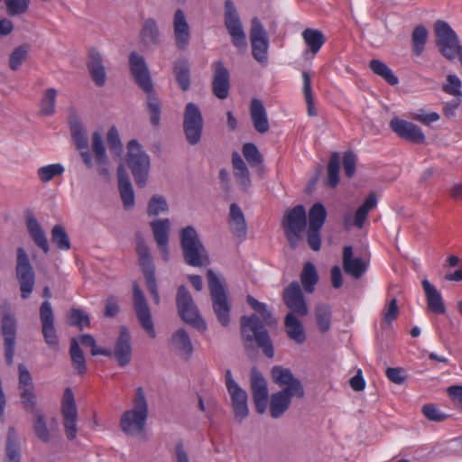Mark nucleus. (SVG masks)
Returning a JSON list of instances; mask_svg holds the SVG:
<instances>
[{
	"instance_id": "052dcab7",
	"label": "nucleus",
	"mask_w": 462,
	"mask_h": 462,
	"mask_svg": "<svg viewBox=\"0 0 462 462\" xmlns=\"http://www.w3.org/2000/svg\"><path fill=\"white\" fill-rule=\"evenodd\" d=\"M57 91L51 88H48L42 97L41 101V112L43 115L51 116L55 112V102H56Z\"/></svg>"
},
{
	"instance_id": "3c124183",
	"label": "nucleus",
	"mask_w": 462,
	"mask_h": 462,
	"mask_svg": "<svg viewBox=\"0 0 462 462\" xmlns=\"http://www.w3.org/2000/svg\"><path fill=\"white\" fill-rule=\"evenodd\" d=\"M327 217V211L321 203H315L309 212V228L320 230Z\"/></svg>"
},
{
	"instance_id": "a19ab883",
	"label": "nucleus",
	"mask_w": 462,
	"mask_h": 462,
	"mask_svg": "<svg viewBox=\"0 0 462 462\" xmlns=\"http://www.w3.org/2000/svg\"><path fill=\"white\" fill-rule=\"evenodd\" d=\"M294 396L296 397V394L284 391L272 394L270 399L271 416L275 419L281 417L289 408L291 398Z\"/></svg>"
},
{
	"instance_id": "6e6552de",
	"label": "nucleus",
	"mask_w": 462,
	"mask_h": 462,
	"mask_svg": "<svg viewBox=\"0 0 462 462\" xmlns=\"http://www.w3.org/2000/svg\"><path fill=\"white\" fill-rule=\"evenodd\" d=\"M177 306L180 316L183 321L199 330H206L207 325L205 321L200 317L198 308L196 307L189 292L183 286L180 287L178 290Z\"/></svg>"
},
{
	"instance_id": "ddd939ff",
	"label": "nucleus",
	"mask_w": 462,
	"mask_h": 462,
	"mask_svg": "<svg viewBox=\"0 0 462 462\" xmlns=\"http://www.w3.org/2000/svg\"><path fill=\"white\" fill-rule=\"evenodd\" d=\"M61 413L66 436L68 439L74 440L77 437L78 432V411L76 407L74 394L70 388H67L64 391L61 401Z\"/></svg>"
},
{
	"instance_id": "09e8293b",
	"label": "nucleus",
	"mask_w": 462,
	"mask_h": 462,
	"mask_svg": "<svg viewBox=\"0 0 462 462\" xmlns=\"http://www.w3.org/2000/svg\"><path fill=\"white\" fill-rule=\"evenodd\" d=\"M428 30L424 25H417L411 33L412 51L416 56H420L424 51L428 39Z\"/></svg>"
},
{
	"instance_id": "e433bc0d",
	"label": "nucleus",
	"mask_w": 462,
	"mask_h": 462,
	"mask_svg": "<svg viewBox=\"0 0 462 462\" xmlns=\"http://www.w3.org/2000/svg\"><path fill=\"white\" fill-rule=\"evenodd\" d=\"M118 188L121 199L125 208H131L134 205V193L129 177L123 165L117 169Z\"/></svg>"
},
{
	"instance_id": "8fccbe9b",
	"label": "nucleus",
	"mask_w": 462,
	"mask_h": 462,
	"mask_svg": "<svg viewBox=\"0 0 462 462\" xmlns=\"http://www.w3.org/2000/svg\"><path fill=\"white\" fill-rule=\"evenodd\" d=\"M319 276L313 263H305L300 274V281L305 291L311 293L318 282Z\"/></svg>"
},
{
	"instance_id": "0e129e2a",
	"label": "nucleus",
	"mask_w": 462,
	"mask_h": 462,
	"mask_svg": "<svg viewBox=\"0 0 462 462\" xmlns=\"http://www.w3.org/2000/svg\"><path fill=\"white\" fill-rule=\"evenodd\" d=\"M302 79H303V92L305 100L308 106V113L310 116H315L316 111L313 107V96L311 92V79L310 76L307 71H303L302 73Z\"/></svg>"
},
{
	"instance_id": "6ab92c4d",
	"label": "nucleus",
	"mask_w": 462,
	"mask_h": 462,
	"mask_svg": "<svg viewBox=\"0 0 462 462\" xmlns=\"http://www.w3.org/2000/svg\"><path fill=\"white\" fill-rule=\"evenodd\" d=\"M342 263L346 274L355 279H359L366 272L369 264L367 257L355 256L351 245H346L343 249Z\"/></svg>"
},
{
	"instance_id": "774afa93",
	"label": "nucleus",
	"mask_w": 462,
	"mask_h": 462,
	"mask_svg": "<svg viewBox=\"0 0 462 462\" xmlns=\"http://www.w3.org/2000/svg\"><path fill=\"white\" fill-rule=\"evenodd\" d=\"M70 325L79 327L80 329L89 325V319L86 312L79 310H71L69 315Z\"/></svg>"
},
{
	"instance_id": "cd10ccee",
	"label": "nucleus",
	"mask_w": 462,
	"mask_h": 462,
	"mask_svg": "<svg viewBox=\"0 0 462 462\" xmlns=\"http://www.w3.org/2000/svg\"><path fill=\"white\" fill-rule=\"evenodd\" d=\"M25 226L27 232L33 241V243L47 254L50 250V245L45 231L42 226L32 213H29L25 218Z\"/></svg>"
},
{
	"instance_id": "4c0bfd02",
	"label": "nucleus",
	"mask_w": 462,
	"mask_h": 462,
	"mask_svg": "<svg viewBox=\"0 0 462 462\" xmlns=\"http://www.w3.org/2000/svg\"><path fill=\"white\" fill-rule=\"evenodd\" d=\"M301 36L308 48L304 52L305 58L310 54L313 58L325 43L323 32L317 29L307 28L302 32Z\"/></svg>"
},
{
	"instance_id": "39448f33",
	"label": "nucleus",
	"mask_w": 462,
	"mask_h": 462,
	"mask_svg": "<svg viewBox=\"0 0 462 462\" xmlns=\"http://www.w3.org/2000/svg\"><path fill=\"white\" fill-rule=\"evenodd\" d=\"M241 332L246 341L254 340L266 356L272 358L274 356V349L268 332L257 316L243 317Z\"/></svg>"
},
{
	"instance_id": "c9c22d12",
	"label": "nucleus",
	"mask_w": 462,
	"mask_h": 462,
	"mask_svg": "<svg viewBox=\"0 0 462 462\" xmlns=\"http://www.w3.org/2000/svg\"><path fill=\"white\" fill-rule=\"evenodd\" d=\"M425 292L428 308L436 314H444L446 307L441 293L427 279L421 282Z\"/></svg>"
},
{
	"instance_id": "393cba45",
	"label": "nucleus",
	"mask_w": 462,
	"mask_h": 462,
	"mask_svg": "<svg viewBox=\"0 0 462 462\" xmlns=\"http://www.w3.org/2000/svg\"><path fill=\"white\" fill-rule=\"evenodd\" d=\"M251 388L256 411L263 413L267 408L268 388L265 379L256 369L251 372Z\"/></svg>"
},
{
	"instance_id": "a18cd8bd",
	"label": "nucleus",
	"mask_w": 462,
	"mask_h": 462,
	"mask_svg": "<svg viewBox=\"0 0 462 462\" xmlns=\"http://www.w3.org/2000/svg\"><path fill=\"white\" fill-rule=\"evenodd\" d=\"M315 319L321 333L328 332L331 328L332 309L329 305L319 303L315 307Z\"/></svg>"
},
{
	"instance_id": "58836bf2",
	"label": "nucleus",
	"mask_w": 462,
	"mask_h": 462,
	"mask_svg": "<svg viewBox=\"0 0 462 462\" xmlns=\"http://www.w3.org/2000/svg\"><path fill=\"white\" fill-rule=\"evenodd\" d=\"M250 116L255 130L260 134L269 131V121L266 110L263 103L258 99H253L250 106Z\"/></svg>"
},
{
	"instance_id": "7ed1b4c3",
	"label": "nucleus",
	"mask_w": 462,
	"mask_h": 462,
	"mask_svg": "<svg viewBox=\"0 0 462 462\" xmlns=\"http://www.w3.org/2000/svg\"><path fill=\"white\" fill-rule=\"evenodd\" d=\"M180 245L185 262L193 267L208 264L207 251L202 245L196 229L188 226L180 231Z\"/></svg>"
},
{
	"instance_id": "bb28decb",
	"label": "nucleus",
	"mask_w": 462,
	"mask_h": 462,
	"mask_svg": "<svg viewBox=\"0 0 462 462\" xmlns=\"http://www.w3.org/2000/svg\"><path fill=\"white\" fill-rule=\"evenodd\" d=\"M40 318L45 342L52 346H58V337L54 328V316L50 301H43L40 308Z\"/></svg>"
},
{
	"instance_id": "9d476101",
	"label": "nucleus",
	"mask_w": 462,
	"mask_h": 462,
	"mask_svg": "<svg viewBox=\"0 0 462 462\" xmlns=\"http://www.w3.org/2000/svg\"><path fill=\"white\" fill-rule=\"evenodd\" d=\"M282 226L291 245L296 247L306 226L304 207L299 205L287 211L283 217Z\"/></svg>"
},
{
	"instance_id": "c756f323",
	"label": "nucleus",
	"mask_w": 462,
	"mask_h": 462,
	"mask_svg": "<svg viewBox=\"0 0 462 462\" xmlns=\"http://www.w3.org/2000/svg\"><path fill=\"white\" fill-rule=\"evenodd\" d=\"M32 428L37 438L47 443L51 439L52 432L57 430L58 422L55 419L48 422L44 414L37 411L32 419Z\"/></svg>"
},
{
	"instance_id": "f257e3e1",
	"label": "nucleus",
	"mask_w": 462,
	"mask_h": 462,
	"mask_svg": "<svg viewBox=\"0 0 462 462\" xmlns=\"http://www.w3.org/2000/svg\"><path fill=\"white\" fill-rule=\"evenodd\" d=\"M149 410L145 394L141 387L137 388L132 407L125 411L120 419V428L127 436L141 435L146 426Z\"/></svg>"
},
{
	"instance_id": "e2e57ef3",
	"label": "nucleus",
	"mask_w": 462,
	"mask_h": 462,
	"mask_svg": "<svg viewBox=\"0 0 462 462\" xmlns=\"http://www.w3.org/2000/svg\"><path fill=\"white\" fill-rule=\"evenodd\" d=\"M247 302L253 310L261 315L266 325L273 323L272 313L268 310L267 306L264 303L258 301L252 296L247 297Z\"/></svg>"
},
{
	"instance_id": "f8f14e48",
	"label": "nucleus",
	"mask_w": 462,
	"mask_h": 462,
	"mask_svg": "<svg viewBox=\"0 0 462 462\" xmlns=\"http://www.w3.org/2000/svg\"><path fill=\"white\" fill-rule=\"evenodd\" d=\"M16 276L19 281L21 295L27 299L34 287L35 276L29 257L23 248L17 249Z\"/></svg>"
},
{
	"instance_id": "423d86ee",
	"label": "nucleus",
	"mask_w": 462,
	"mask_h": 462,
	"mask_svg": "<svg viewBox=\"0 0 462 462\" xmlns=\"http://www.w3.org/2000/svg\"><path fill=\"white\" fill-rule=\"evenodd\" d=\"M208 286L210 289L213 308L219 322L223 326L229 324L230 307L227 300L226 289L217 274L211 271H208Z\"/></svg>"
},
{
	"instance_id": "4be33fe9",
	"label": "nucleus",
	"mask_w": 462,
	"mask_h": 462,
	"mask_svg": "<svg viewBox=\"0 0 462 462\" xmlns=\"http://www.w3.org/2000/svg\"><path fill=\"white\" fill-rule=\"evenodd\" d=\"M154 240L158 245L162 258L164 262L170 259L169 234L171 231V221L168 218L156 219L151 223Z\"/></svg>"
},
{
	"instance_id": "20e7f679",
	"label": "nucleus",
	"mask_w": 462,
	"mask_h": 462,
	"mask_svg": "<svg viewBox=\"0 0 462 462\" xmlns=\"http://www.w3.org/2000/svg\"><path fill=\"white\" fill-rule=\"evenodd\" d=\"M126 163L130 168L136 184L144 187L147 181L151 162L149 155L136 140L127 144Z\"/></svg>"
},
{
	"instance_id": "72a5a7b5",
	"label": "nucleus",
	"mask_w": 462,
	"mask_h": 462,
	"mask_svg": "<svg viewBox=\"0 0 462 462\" xmlns=\"http://www.w3.org/2000/svg\"><path fill=\"white\" fill-rule=\"evenodd\" d=\"M114 355L121 366L126 365L132 356L131 338L127 329L121 328L119 337L116 340Z\"/></svg>"
},
{
	"instance_id": "79ce46f5",
	"label": "nucleus",
	"mask_w": 462,
	"mask_h": 462,
	"mask_svg": "<svg viewBox=\"0 0 462 462\" xmlns=\"http://www.w3.org/2000/svg\"><path fill=\"white\" fill-rule=\"evenodd\" d=\"M232 164L234 169V176L236 180L237 184L243 190H246L251 186V179L248 169L237 152H234L232 155Z\"/></svg>"
},
{
	"instance_id": "5fc2aeb1",
	"label": "nucleus",
	"mask_w": 462,
	"mask_h": 462,
	"mask_svg": "<svg viewBox=\"0 0 462 462\" xmlns=\"http://www.w3.org/2000/svg\"><path fill=\"white\" fill-rule=\"evenodd\" d=\"M29 52V46L23 44L14 49L9 57V67L12 70H17L21 68L26 60Z\"/></svg>"
},
{
	"instance_id": "473e14b6",
	"label": "nucleus",
	"mask_w": 462,
	"mask_h": 462,
	"mask_svg": "<svg viewBox=\"0 0 462 462\" xmlns=\"http://www.w3.org/2000/svg\"><path fill=\"white\" fill-rule=\"evenodd\" d=\"M88 69L94 83L98 87H103L106 81V73L102 56L96 50L89 51Z\"/></svg>"
},
{
	"instance_id": "5701e85b",
	"label": "nucleus",
	"mask_w": 462,
	"mask_h": 462,
	"mask_svg": "<svg viewBox=\"0 0 462 462\" xmlns=\"http://www.w3.org/2000/svg\"><path fill=\"white\" fill-rule=\"evenodd\" d=\"M213 80L212 89L214 95L219 99L227 97L230 87V75L228 69L222 61H216L212 64Z\"/></svg>"
},
{
	"instance_id": "bf43d9fd",
	"label": "nucleus",
	"mask_w": 462,
	"mask_h": 462,
	"mask_svg": "<svg viewBox=\"0 0 462 462\" xmlns=\"http://www.w3.org/2000/svg\"><path fill=\"white\" fill-rule=\"evenodd\" d=\"M339 154H332L328 165V184L332 188H335L339 181Z\"/></svg>"
},
{
	"instance_id": "a211bd4d",
	"label": "nucleus",
	"mask_w": 462,
	"mask_h": 462,
	"mask_svg": "<svg viewBox=\"0 0 462 462\" xmlns=\"http://www.w3.org/2000/svg\"><path fill=\"white\" fill-rule=\"evenodd\" d=\"M133 288L134 304L138 319L149 336L153 338L156 336V332L145 297L136 282L134 283Z\"/></svg>"
},
{
	"instance_id": "4468645a",
	"label": "nucleus",
	"mask_w": 462,
	"mask_h": 462,
	"mask_svg": "<svg viewBox=\"0 0 462 462\" xmlns=\"http://www.w3.org/2000/svg\"><path fill=\"white\" fill-rule=\"evenodd\" d=\"M250 41L254 58L260 63H265L268 58L269 39L258 18L252 20Z\"/></svg>"
},
{
	"instance_id": "f3484780",
	"label": "nucleus",
	"mask_w": 462,
	"mask_h": 462,
	"mask_svg": "<svg viewBox=\"0 0 462 462\" xmlns=\"http://www.w3.org/2000/svg\"><path fill=\"white\" fill-rule=\"evenodd\" d=\"M183 126L188 142L190 144L199 143L201 137L203 119L200 110L193 103H189L186 106Z\"/></svg>"
},
{
	"instance_id": "6e6d98bb",
	"label": "nucleus",
	"mask_w": 462,
	"mask_h": 462,
	"mask_svg": "<svg viewBox=\"0 0 462 462\" xmlns=\"http://www.w3.org/2000/svg\"><path fill=\"white\" fill-rule=\"evenodd\" d=\"M142 38L146 44H156L159 40V31L156 22L148 19L144 22L142 30Z\"/></svg>"
},
{
	"instance_id": "aec40b11",
	"label": "nucleus",
	"mask_w": 462,
	"mask_h": 462,
	"mask_svg": "<svg viewBox=\"0 0 462 462\" xmlns=\"http://www.w3.org/2000/svg\"><path fill=\"white\" fill-rule=\"evenodd\" d=\"M377 205V199L374 194H370L363 204L356 210L355 214L350 212L344 215L345 227L349 229L352 226L361 229L364 227L367 216Z\"/></svg>"
},
{
	"instance_id": "9b49d317",
	"label": "nucleus",
	"mask_w": 462,
	"mask_h": 462,
	"mask_svg": "<svg viewBox=\"0 0 462 462\" xmlns=\"http://www.w3.org/2000/svg\"><path fill=\"white\" fill-rule=\"evenodd\" d=\"M70 134L77 149L80 152L81 158L88 169L94 168L92 155L88 150V137L87 130L80 118L73 114L69 118Z\"/></svg>"
},
{
	"instance_id": "7c9ffc66",
	"label": "nucleus",
	"mask_w": 462,
	"mask_h": 462,
	"mask_svg": "<svg viewBox=\"0 0 462 462\" xmlns=\"http://www.w3.org/2000/svg\"><path fill=\"white\" fill-rule=\"evenodd\" d=\"M92 151L97 163V171L105 177L108 176V158L102 135L99 132H95L92 135Z\"/></svg>"
},
{
	"instance_id": "4d7b16f0",
	"label": "nucleus",
	"mask_w": 462,
	"mask_h": 462,
	"mask_svg": "<svg viewBox=\"0 0 462 462\" xmlns=\"http://www.w3.org/2000/svg\"><path fill=\"white\" fill-rule=\"evenodd\" d=\"M51 239L60 250L68 251L70 248L69 238L65 228L60 225H56L52 227Z\"/></svg>"
},
{
	"instance_id": "37998d69",
	"label": "nucleus",
	"mask_w": 462,
	"mask_h": 462,
	"mask_svg": "<svg viewBox=\"0 0 462 462\" xmlns=\"http://www.w3.org/2000/svg\"><path fill=\"white\" fill-rule=\"evenodd\" d=\"M229 226L238 237H245L247 233V226L241 208L236 204H231L229 212Z\"/></svg>"
},
{
	"instance_id": "2eb2a0df",
	"label": "nucleus",
	"mask_w": 462,
	"mask_h": 462,
	"mask_svg": "<svg viewBox=\"0 0 462 462\" xmlns=\"http://www.w3.org/2000/svg\"><path fill=\"white\" fill-rule=\"evenodd\" d=\"M136 251L139 256V263L143 269L146 285L156 304L160 302V296L157 290V284L154 276V265L149 247L143 242L137 244Z\"/></svg>"
},
{
	"instance_id": "2f4dec72",
	"label": "nucleus",
	"mask_w": 462,
	"mask_h": 462,
	"mask_svg": "<svg viewBox=\"0 0 462 462\" xmlns=\"http://www.w3.org/2000/svg\"><path fill=\"white\" fill-rule=\"evenodd\" d=\"M19 388L23 405L26 409L32 410L35 405L32 380L29 371L23 365H19Z\"/></svg>"
},
{
	"instance_id": "680f3d73",
	"label": "nucleus",
	"mask_w": 462,
	"mask_h": 462,
	"mask_svg": "<svg viewBox=\"0 0 462 462\" xmlns=\"http://www.w3.org/2000/svg\"><path fill=\"white\" fill-rule=\"evenodd\" d=\"M461 87L462 82L457 76L448 75L447 77V83L443 85L442 89L453 97H462Z\"/></svg>"
},
{
	"instance_id": "864d4df0",
	"label": "nucleus",
	"mask_w": 462,
	"mask_h": 462,
	"mask_svg": "<svg viewBox=\"0 0 462 462\" xmlns=\"http://www.w3.org/2000/svg\"><path fill=\"white\" fill-rule=\"evenodd\" d=\"M70 356L74 368L79 374H84L87 370L85 357L76 338L71 339Z\"/></svg>"
},
{
	"instance_id": "ea45409f",
	"label": "nucleus",
	"mask_w": 462,
	"mask_h": 462,
	"mask_svg": "<svg viewBox=\"0 0 462 462\" xmlns=\"http://www.w3.org/2000/svg\"><path fill=\"white\" fill-rule=\"evenodd\" d=\"M287 336L297 344H302L306 340V333L301 321L292 313L289 312L284 319Z\"/></svg>"
},
{
	"instance_id": "603ef678",
	"label": "nucleus",
	"mask_w": 462,
	"mask_h": 462,
	"mask_svg": "<svg viewBox=\"0 0 462 462\" xmlns=\"http://www.w3.org/2000/svg\"><path fill=\"white\" fill-rule=\"evenodd\" d=\"M175 78L182 90L189 88V69L187 60H179L174 64Z\"/></svg>"
},
{
	"instance_id": "f704fd0d",
	"label": "nucleus",
	"mask_w": 462,
	"mask_h": 462,
	"mask_svg": "<svg viewBox=\"0 0 462 462\" xmlns=\"http://www.w3.org/2000/svg\"><path fill=\"white\" fill-rule=\"evenodd\" d=\"M3 334L5 337V359L8 364H12L14 353L16 323L15 319L10 315L3 318Z\"/></svg>"
},
{
	"instance_id": "412c9836",
	"label": "nucleus",
	"mask_w": 462,
	"mask_h": 462,
	"mask_svg": "<svg viewBox=\"0 0 462 462\" xmlns=\"http://www.w3.org/2000/svg\"><path fill=\"white\" fill-rule=\"evenodd\" d=\"M272 377L275 383L283 387L282 391L296 394V397L303 396L304 392L300 381L293 377L289 369L274 366L272 369Z\"/></svg>"
},
{
	"instance_id": "338daca9",
	"label": "nucleus",
	"mask_w": 462,
	"mask_h": 462,
	"mask_svg": "<svg viewBox=\"0 0 462 462\" xmlns=\"http://www.w3.org/2000/svg\"><path fill=\"white\" fill-rule=\"evenodd\" d=\"M107 143L111 152L120 156L122 152V143L119 133L115 126H112L107 133Z\"/></svg>"
},
{
	"instance_id": "c03bdc74",
	"label": "nucleus",
	"mask_w": 462,
	"mask_h": 462,
	"mask_svg": "<svg viewBox=\"0 0 462 462\" xmlns=\"http://www.w3.org/2000/svg\"><path fill=\"white\" fill-rule=\"evenodd\" d=\"M171 345L173 349L185 357L190 356L193 352V346L188 333L180 328L178 329L171 337Z\"/></svg>"
},
{
	"instance_id": "dca6fc26",
	"label": "nucleus",
	"mask_w": 462,
	"mask_h": 462,
	"mask_svg": "<svg viewBox=\"0 0 462 462\" xmlns=\"http://www.w3.org/2000/svg\"><path fill=\"white\" fill-rule=\"evenodd\" d=\"M225 380L227 392L232 400L236 418L242 420L248 415L247 393L234 380L230 370L226 372Z\"/></svg>"
},
{
	"instance_id": "1a4fd4ad",
	"label": "nucleus",
	"mask_w": 462,
	"mask_h": 462,
	"mask_svg": "<svg viewBox=\"0 0 462 462\" xmlns=\"http://www.w3.org/2000/svg\"><path fill=\"white\" fill-rule=\"evenodd\" d=\"M224 20L232 43L239 50H245L247 47L246 36L237 10L231 0L225 2Z\"/></svg>"
},
{
	"instance_id": "f03ea898",
	"label": "nucleus",
	"mask_w": 462,
	"mask_h": 462,
	"mask_svg": "<svg viewBox=\"0 0 462 462\" xmlns=\"http://www.w3.org/2000/svg\"><path fill=\"white\" fill-rule=\"evenodd\" d=\"M129 67L131 73L137 83V85L147 94L148 97V108L151 114V122L156 125L160 122V104L153 96L152 93V83L150 77L145 60L143 56L135 51H133L129 55Z\"/></svg>"
},
{
	"instance_id": "13d9d810",
	"label": "nucleus",
	"mask_w": 462,
	"mask_h": 462,
	"mask_svg": "<svg viewBox=\"0 0 462 462\" xmlns=\"http://www.w3.org/2000/svg\"><path fill=\"white\" fill-rule=\"evenodd\" d=\"M168 209L169 207L165 198L161 195H154L148 203L147 212L149 216L156 217L168 212Z\"/></svg>"
},
{
	"instance_id": "de8ad7c7",
	"label": "nucleus",
	"mask_w": 462,
	"mask_h": 462,
	"mask_svg": "<svg viewBox=\"0 0 462 462\" xmlns=\"http://www.w3.org/2000/svg\"><path fill=\"white\" fill-rule=\"evenodd\" d=\"M64 172L65 167L61 163H51L38 168L37 177L41 182L47 183Z\"/></svg>"
},
{
	"instance_id": "b1692460",
	"label": "nucleus",
	"mask_w": 462,
	"mask_h": 462,
	"mask_svg": "<svg viewBox=\"0 0 462 462\" xmlns=\"http://www.w3.org/2000/svg\"><path fill=\"white\" fill-rule=\"evenodd\" d=\"M390 126L398 136L411 143H422L425 140L421 129L411 122L393 118L390 122Z\"/></svg>"
},
{
	"instance_id": "c85d7f7f",
	"label": "nucleus",
	"mask_w": 462,
	"mask_h": 462,
	"mask_svg": "<svg viewBox=\"0 0 462 462\" xmlns=\"http://www.w3.org/2000/svg\"><path fill=\"white\" fill-rule=\"evenodd\" d=\"M173 32L178 48L185 49L189 43L190 29L186 15L180 9H178L174 14Z\"/></svg>"
},
{
	"instance_id": "49530a36",
	"label": "nucleus",
	"mask_w": 462,
	"mask_h": 462,
	"mask_svg": "<svg viewBox=\"0 0 462 462\" xmlns=\"http://www.w3.org/2000/svg\"><path fill=\"white\" fill-rule=\"evenodd\" d=\"M369 67L375 75L383 79L388 84L392 86H395L398 84V78L394 75L393 71L386 65V63L379 60H372L370 61Z\"/></svg>"
},
{
	"instance_id": "a878e982",
	"label": "nucleus",
	"mask_w": 462,
	"mask_h": 462,
	"mask_svg": "<svg viewBox=\"0 0 462 462\" xmlns=\"http://www.w3.org/2000/svg\"><path fill=\"white\" fill-rule=\"evenodd\" d=\"M283 300L286 306L294 314L302 317L308 314V307L303 299V295L297 282L291 283L283 291Z\"/></svg>"
},
{
	"instance_id": "69168bd1",
	"label": "nucleus",
	"mask_w": 462,
	"mask_h": 462,
	"mask_svg": "<svg viewBox=\"0 0 462 462\" xmlns=\"http://www.w3.org/2000/svg\"><path fill=\"white\" fill-rule=\"evenodd\" d=\"M243 154L251 166L258 165L263 159L258 148L251 143H245L243 147Z\"/></svg>"
},
{
	"instance_id": "0eeeda50",
	"label": "nucleus",
	"mask_w": 462,
	"mask_h": 462,
	"mask_svg": "<svg viewBox=\"0 0 462 462\" xmlns=\"http://www.w3.org/2000/svg\"><path fill=\"white\" fill-rule=\"evenodd\" d=\"M434 31L440 53L448 60H454L458 49L462 48L455 31L448 23L440 20L435 23Z\"/></svg>"
}]
</instances>
